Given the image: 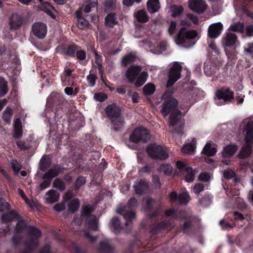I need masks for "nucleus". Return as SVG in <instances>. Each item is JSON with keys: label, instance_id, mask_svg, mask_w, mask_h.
Returning a JSON list of instances; mask_svg holds the SVG:
<instances>
[{"label": "nucleus", "instance_id": "obj_42", "mask_svg": "<svg viewBox=\"0 0 253 253\" xmlns=\"http://www.w3.org/2000/svg\"><path fill=\"white\" fill-rule=\"evenodd\" d=\"M12 115V110L10 108H6L3 113L2 118L6 123H9Z\"/></svg>", "mask_w": 253, "mask_h": 253}, {"label": "nucleus", "instance_id": "obj_5", "mask_svg": "<svg viewBox=\"0 0 253 253\" xmlns=\"http://www.w3.org/2000/svg\"><path fill=\"white\" fill-rule=\"evenodd\" d=\"M148 155L153 159L165 160L168 158V154L163 149L161 145L155 144L149 145L147 149Z\"/></svg>", "mask_w": 253, "mask_h": 253}, {"label": "nucleus", "instance_id": "obj_28", "mask_svg": "<svg viewBox=\"0 0 253 253\" xmlns=\"http://www.w3.org/2000/svg\"><path fill=\"white\" fill-rule=\"evenodd\" d=\"M217 150L214 147H211L210 143H207L205 146L202 153L207 156H212L215 154Z\"/></svg>", "mask_w": 253, "mask_h": 253}, {"label": "nucleus", "instance_id": "obj_19", "mask_svg": "<svg viewBox=\"0 0 253 253\" xmlns=\"http://www.w3.org/2000/svg\"><path fill=\"white\" fill-rule=\"evenodd\" d=\"M133 187L136 194H141L147 190L148 183L145 180L141 179L136 181Z\"/></svg>", "mask_w": 253, "mask_h": 253}, {"label": "nucleus", "instance_id": "obj_45", "mask_svg": "<svg viewBox=\"0 0 253 253\" xmlns=\"http://www.w3.org/2000/svg\"><path fill=\"white\" fill-rule=\"evenodd\" d=\"M111 227L115 232H118L121 229L120 221L117 217L112 218L111 222Z\"/></svg>", "mask_w": 253, "mask_h": 253}, {"label": "nucleus", "instance_id": "obj_57", "mask_svg": "<svg viewBox=\"0 0 253 253\" xmlns=\"http://www.w3.org/2000/svg\"><path fill=\"white\" fill-rule=\"evenodd\" d=\"M65 209H66V206H65V202L58 203V204H56L53 207V209L55 211H59V212H60V211L64 210Z\"/></svg>", "mask_w": 253, "mask_h": 253}, {"label": "nucleus", "instance_id": "obj_15", "mask_svg": "<svg viewBox=\"0 0 253 253\" xmlns=\"http://www.w3.org/2000/svg\"><path fill=\"white\" fill-rule=\"evenodd\" d=\"M141 70L142 67L140 66L132 65L126 71V76L128 82H133Z\"/></svg>", "mask_w": 253, "mask_h": 253}, {"label": "nucleus", "instance_id": "obj_8", "mask_svg": "<svg viewBox=\"0 0 253 253\" xmlns=\"http://www.w3.org/2000/svg\"><path fill=\"white\" fill-rule=\"evenodd\" d=\"M28 230L31 237H35V238H31L29 239L26 243V246L29 249H33L38 246L39 238L41 237L42 233L39 229L33 226H28Z\"/></svg>", "mask_w": 253, "mask_h": 253}, {"label": "nucleus", "instance_id": "obj_59", "mask_svg": "<svg viewBox=\"0 0 253 253\" xmlns=\"http://www.w3.org/2000/svg\"><path fill=\"white\" fill-rule=\"evenodd\" d=\"M11 167L16 172H18L21 169L20 164L16 160L12 161Z\"/></svg>", "mask_w": 253, "mask_h": 253}, {"label": "nucleus", "instance_id": "obj_1", "mask_svg": "<svg viewBox=\"0 0 253 253\" xmlns=\"http://www.w3.org/2000/svg\"><path fill=\"white\" fill-rule=\"evenodd\" d=\"M177 101L171 97L163 104L161 112L164 117L169 114V130L172 133H180L184 126V121L181 119L182 114L180 111L176 109Z\"/></svg>", "mask_w": 253, "mask_h": 253}, {"label": "nucleus", "instance_id": "obj_47", "mask_svg": "<svg viewBox=\"0 0 253 253\" xmlns=\"http://www.w3.org/2000/svg\"><path fill=\"white\" fill-rule=\"evenodd\" d=\"M195 147L189 144L185 145L182 148V152L184 154H192L195 150Z\"/></svg>", "mask_w": 253, "mask_h": 253}, {"label": "nucleus", "instance_id": "obj_39", "mask_svg": "<svg viewBox=\"0 0 253 253\" xmlns=\"http://www.w3.org/2000/svg\"><path fill=\"white\" fill-rule=\"evenodd\" d=\"M124 121L121 118H117L112 121V126L115 130H119L123 126Z\"/></svg>", "mask_w": 253, "mask_h": 253}, {"label": "nucleus", "instance_id": "obj_62", "mask_svg": "<svg viewBox=\"0 0 253 253\" xmlns=\"http://www.w3.org/2000/svg\"><path fill=\"white\" fill-rule=\"evenodd\" d=\"M26 227V224L23 220L19 221L16 226L15 230L17 232H20L24 230Z\"/></svg>", "mask_w": 253, "mask_h": 253}, {"label": "nucleus", "instance_id": "obj_21", "mask_svg": "<svg viewBox=\"0 0 253 253\" xmlns=\"http://www.w3.org/2000/svg\"><path fill=\"white\" fill-rule=\"evenodd\" d=\"M147 9L151 13L157 12L160 8L159 0H149L147 3Z\"/></svg>", "mask_w": 253, "mask_h": 253}, {"label": "nucleus", "instance_id": "obj_22", "mask_svg": "<svg viewBox=\"0 0 253 253\" xmlns=\"http://www.w3.org/2000/svg\"><path fill=\"white\" fill-rule=\"evenodd\" d=\"M98 250L99 253H111L113 248L108 241H104L100 243Z\"/></svg>", "mask_w": 253, "mask_h": 253}, {"label": "nucleus", "instance_id": "obj_63", "mask_svg": "<svg viewBox=\"0 0 253 253\" xmlns=\"http://www.w3.org/2000/svg\"><path fill=\"white\" fill-rule=\"evenodd\" d=\"M209 46L212 52H213L215 54H218V49L214 41H211V42L209 43Z\"/></svg>", "mask_w": 253, "mask_h": 253}, {"label": "nucleus", "instance_id": "obj_6", "mask_svg": "<svg viewBox=\"0 0 253 253\" xmlns=\"http://www.w3.org/2000/svg\"><path fill=\"white\" fill-rule=\"evenodd\" d=\"M181 66L177 62H174L172 66L169 68L168 75V80L167 87L172 86L174 83L180 78Z\"/></svg>", "mask_w": 253, "mask_h": 253}, {"label": "nucleus", "instance_id": "obj_35", "mask_svg": "<svg viewBox=\"0 0 253 253\" xmlns=\"http://www.w3.org/2000/svg\"><path fill=\"white\" fill-rule=\"evenodd\" d=\"M211 203V196L210 194H206L199 200L200 204L203 207H207Z\"/></svg>", "mask_w": 253, "mask_h": 253}, {"label": "nucleus", "instance_id": "obj_18", "mask_svg": "<svg viewBox=\"0 0 253 253\" xmlns=\"http://www.w3.org/2000/svg\"><path fill=\"white\" fill-rule=\"evenodd\" d=\"M107 115L112 118H118L121 112L120 108L116 104H112L108 105L105 109Z\"/></svg>", "mask_w": 253, "mask_h": 253}, {"label": "nucleus", "instance_id": "obj_7", "mask_svg": "<svg viewBox=\"0 0 253 253\" xmlns=\"http://www.w3.org/2000/svg\"><path fill=\"white\" fill-rule=\"evenodd\" d=\"M197 36V33L195 30H187L184 28H182L178 33L177 37L175 39V42L177 44H182L187 42L190 39H193Z\"/></svg>", "mask_w": 253, "mask_h": 253}, {"label": "nucleus", "instance_id": "obj_9", "mask_svg": "<svg viewBox=\"0 0 253 253\" xmlns=\"http://www.w3.org/2000/svg\"><path fill=\"white\" fill-rule=\"evenodd\" d=\"M245 139L246 144L238 154L240 158L244 159L249 157L252 152L251 145L253 143V133L248 132Z\"/></svg>", "mask_w": 253, "mask_h": 253}, {"label": "nucleus", "instance_id": "obj_52", "mask_svg": "<svg viewBox=\"0 0 253 253\" xmlns=\"http://www.w3.org/2000/svg\"><path fill=\"white\" fill-rule=\"evenodd\" d=\"M204 185L202 183H196L193 188V191L196 194H199L204 190Z\"/></svg>", "mask_w": 253, "mask_h": 253}, {"label": "nucleus", "instance_id": "obj_17", "mask_svg": "<svg viewBox=\"0 0 253 253\" xmlns=\"http://www.w3.org/2000/svg\"><path fill=\"white\" fill-rule=\"evenodd\" d=\"M237 40V37L235 33L230 32H227L222 39V44L224 46H231L234 45Z\"/></svg>", "mask_w": 253, "mask_h": 253}, {"label": "nucleus", "instance_id": "obj_61", "mask_svg": "<svg viewBox=\"0 0 253 253\" xmlns=\"http://www.w3.org/2000/svg\"><path fill=\"white\" fill-rule=\"evenodd\" d=\"M219 224L221 226V228L224 230H228L231 229L233 226L228 222H225L224 220H221L219 221Z\"/></svg>", "mask_w": 253, "mask_h": 253}, {"label": "nucleus", "instance_id": "obj_13", "mask_svg": "<svg viewBox=\"0 0 253 253\" xmlns=\"http://www.w3.org/2000/svg\"><path fill=\"white\" fill-rule=\"evenodd\" d=\"M223 29V25L221 22H217L211 24L208 28V36L212 39L217 38Z\"/></svg>", "mask_w": 253, "mask_h": 253}, {"label": "nucleus", "instance_id": "obj_30", "mask_svg": "<svg viewBox=\"0 0 253 253\" xmlns=\"http://www.w3.org/2000/svg\"><path fill=\"white\" fill-rule=\"evenodd\" d=\"M148 77V74L146 72H142L139 76L136 82L135 86L139 87L143 85L146 82Z\"/></svg>", "mask_w": 253, "mask_h": 253}, {"label": "nucleus", "instance_id": "obj_10", "mask_svg": "<svg viewBox=\"0 0 253 253\" xmlns=\"http://www.w3.org/2000/svg\"><path fill=\"white\" fill-rule=\"evenodd\" d=\"M32 32L37 38L42 39L45 38L47 33V26L44 23L37 22L32 26Z\"/></svg>", "mask_w": 253, "mask_h": 253}, {"label": "nucleus", "instance_id": "obj_64", "mask_svg": "<svg viewBox=\"0 0 253 253\" xmlns=\"http://www.w3.org/2000/svg\"><path fill=\"white\" fill-rule=\"evenodd\" d=\"M76 56L78 59L84 60L85 59L86 53L84 50H80L77 51Z\"/></svg>", "mask_w": 253, "mask_h": 253}, {"label": "nucleus", "instance_id": "obj_27", "mask_svg": "<svg viewBox=\"0 0 253 253\" xmlns=\"http://www.w3.org/2000/svg\"><path fill=\"white\" fill-rule=\"evenodd\" d=\"M60 172L59 168H54L50 169L42 176V179H51L57 175Z\"/></svg>", "mask_w": 253, "mask_h": 253}, {"label": "nucleus", "instance_id": "obj_46", "mask_svg": "<svg viewBox=\"0 0 253 253\" xmlns=\"http://www.w3.org/2000/svg\"><path fill=\"white\" fill-rule=\"evenodd\" d=\"M160 169L166 175H170L172 171V168L169 164L162 165L160 166Z\"/></svg>", "mask_w": 253, "mask_h": 253}, {"label": "nucleus", "instance_id": "obj_54", "mask_svg": "<svg viewBox=\"0 0 253 253\" xmlns=\"http://www.w3.org/2000/svg\"><path fill=\"white\" fill-rule=\"evenodd\" d=\"M95 62L96 64L98 65L99 70L100 72L102 74V60L101 59L100 56H99L96 52H95Z\"/></svg>", "mask_w": 253, "mask_h": 253}, {"label": "nucleus", "instance_id": "obj_49", "mask_svg": "<svg viewBox=\"0 0 253 253\" xmlns=\"http://www.w3.org/2000/svg\"><path fill=\"white\" fill-rule=\"evenodd\" d=\"M97 77L95 74H89L87 76V81L91 87L95 85Z\"/></svg>", "mask_w": 253, "mask_h": 253}, {"label": "nucleus", "instance_id": "obj_56", "mask_svg": "<svg viewBox=\"0 0 253 253\" xmlns=\"http://www.w3.org/2000/svg\"><path fill=\"white\" fill-rule=\"evenodd\" d=\"M94 98L98 101H103L107 98V96L103 93H97L94 94Z\"/></svg>", "mask_w": 253, "mask_h": 253}, {"label": "nucleus", "instance_id": "obj_29", "mask_svg": "<svg viewBox=\"0 0 253 253\" xmlns=\"http://www.w3.org/2000/svg\"><path fill=\"white\" fill-rule=\"evenodd\" d=\"M50 160L47 156H42L40 162V169L44 171L50 166Z\"/></svg>", "mask_w": 253, "mask_h": 253}, {"label": "nucleus", "instance_id": "obj_16", "mask_svg": "<svg viewBox=\"0 0 253 253\" xmlns=\"http://www.w3.org/2000/svg\"><path fill=\"white\" fill-rule=\"evenodd\" d=\"M59 198L60 194L57 191L53 189H50L46 193L44 200L46 203L52 204L57 202Z\"/></svg>", "mask_w": 253, "mask_h": 253}, {"label": "nucleus", "instance_id": "obj_53", "mask_svg": "<svg viewBox=\"0 0 253 253\" xmlns=\"http://www.w3.org/2000/svg\"><path fill=\"white\" fill-rule=\"evenodd\" d=\"M244 51L247 56L253 57V43H249L245 47Z\"/></svg>", "mask_w": 253, "mask_h": 253}, {"label": "nucleus", "instance_id": "obj_41", "mask_svg": "<svg viewBox=\"0 0 253 253\" xmlns=\"http://www.w3.org/2000/svg\"><path fill=\"white\" fill-rule=\"evenodd\" d=\"M190 199V196L187 192H183L178 196V201L181 204H186L189 201Z\"/></svg>", "mask_w": 253, "mask_h": 253}, {"label": "nucleus", "instance_id": "obj_36", "mask_svg": "<svg viewBox=\"0 0 253 253\" xmlns=\"http://www.w3.org/2000/svg\"><path fill=\"white\" fill-rule=\"evenodd\" d=\"M135 59L136 56L134 54L131 53H129L124 57L122 59V64L125 66H126L135 61Z\"/></svg>", "mask_w": 253, "mask_h": 253}, {"label": "nucleus", "instance_id": "obj_11", "mask_svg": "<svg viewBox=\"0 0 253 253\" xmlns=\"http://www.w3.org/2000/svg\"><path fill=\"white\" fill-rule=\"evenodd\" d=\"M188 6L191 10L199 14L203 13L207 8L203 0H189Z\"/></svg>", "mask_w": 253, "mask_h": 253}, {"label": "nucleus", "instance_id": "obj_50", "mask_svg": "<svg viewBox=\"0 0 253 253\" xmlns=\"http://www.w3.org/2000/svg\"><path fill=\"white\" fill-rule=\"evenodd\" d=\"M89 24L88 22L84 18H80L78 20V27L81 29H84L86 28Z\"/></svg>", "mask_w": 253, "mask_h": 253}, {"label": "nucleus", "instance_id": "obj_55", "mask_svg": "<svg viewBox=\"0 0 253 253\" xmlns=\"http://www.w3.org/2000/svg\"><path fill=\"white\" fill-rule=\"evenodd\" d=\"M223 174L224 178L230 179L234 176L235 173L231 169H227L223 171Z\"/></svg>", "mask_w": 253, "mask_h": 253}, {"label": "nucleus", "instance_id": "obj_43", "mask_svg": "<svg viewBox=\"0 0 253 253\" xmlns=\"http://www.w3.org/2000/svg\"><path fill=\"white\" fill-rule=\"evenodd\" d=\"M167 43L166 42H161L157 44L156 48L152 49V52L155 54H161L166 49Z\"/></svg>", "mask_w": 253, "mask_h": 253}, {"label": "nucleus", "instance_id": "obj_58", "mask_svg": "<svg viewBox=\"0 0 253 253\" xmlns=\"http://www.w3.org/2000/svg\"><path fill=\"white\" fill-rule=\"evenodd\" d=\"M51 183L50 179H47L44 180L41 184L39 185V189L40 190H43L48 187H49Z\"/></svg>", "mask_w": 253, "mask_h": 253}, {"label": "nucleus", "instance_id": "obj_14", "mask_svg": "<svg viewBox=\"0 0 253 253\" xmlns=\"http://www.w3.org/2000/svg\"><path fill=\"white\" fill-rule=\"evenodd\" d=\"M23 23V19L22 16L17 13L12 14L9 20L10 29L16 30L20 29Z\"/></svg>", "mask_w": 253, "mask_h": 253}, {"label": "nucleus", "instance_id": "obj_2", "mask_svg": "<svg viewBox=\"0 0 253 253\" xmlns=\"http://www.w3.org/2000/svg\"><path fill=\"white\" fill-rule=\"evenodd\" d=\"M137 206V201L135 198L130 199L128 202V206L124 207H119L117 209V212L120 214L123 215L126 220V226L131 224V220L135 217V213L131 211L130 209Z\"/></svg>", "mask_w": 253, "mask_h": 253}, {"label": "nucleus", "instance_id": "obj_48", "mask_svg": "<svg viewBox=\"0 0 253 253\" xmlns=\"http://www.w3.org/2000/svg\"><path fill=\"white\" fill-rule=\"evenodd\" d=\"M211 176L210 173L206 172H202L198 176L199 180L204 182H207L209 181L211 179Z\"/></svg>", "mask_w": 253, "mask_h": 253}, {"label": "nucleus", "instance_id": "obj_37", "mask_svg": "<svg viewBox=\"0 0 253 253\" xmlns=\"http://www.w3.org/2000/svg\"><path fill=\"white\" fill-rule=\"evenodd\" d=\"M15 214L13 212H7L3 214L1 217V221L3 223L11 222L15 218Z\"/></svg>", "mask_w": 253, "mask_h": 253}, {"label": "nucleus", "instance_id": "obj_38", "mask_svg": "<svg viewBox=\"0 0 253 253\" xmlns=\"http://www.w3.org/2000/svg\"><path fill=\"white\" fill-rule=\"evenodd\" d=\"M187 174L185 175V179L188 182L193 181L195 175V170L192 168L189 167L185 169Z\"/></svg>", "mask_w": 253, "mask_h": 253}, {"label": "nucleus", "instance_id": "obj_32", "mask_svg": "<svg viewBox=\"0 0 253 253\" xmlns=\"http://www.w3.org/2000/svg\"><path fill=\"white\" fill-rule=\"evenodd\" d=\"M171 16L174 17L179 16L183 11V8L181 5H173L170 7Z\"/></svg>", "mask_w": 253, "mask_h": 253}, {"label": "nucleus", "instance_id": "obj_26", "mask_svg": "<svg viewBox=\"0 0 253 253\" xmlns=\"http://www.w3.org/2000/svg\"><path fill=\"white\" fill-rule=\"evenodd\" d=\"M80 205L79 199L75 198L71 200L68 204V210L70 212H75L79 208Z\"/></svg>", "mask_w": 253, "mask_h": 253}, {"label": "nucleus", "instance_id": "obj_25", "mask_svg": "<svg viewBox=\"0 0 253 253\" xmlns=\"http://www.w3.org/2000/svg\"><path fill=\"white\" fill-rule=\"evenodd\" d=\"M14 133L13 137L18 138L22 136V130L21 128V124L20 119H17L14 123Z\"/></svg>", "mask_w": 253, "mask_h": 253}, {"label": "nucleus", "instance_id": "obj_40", "mask_svg": "<svg viewBox=\"0 0 253 253\" xmlns=\"http://www.w3.org/2000/svg\"><path fill=\"white\" fill-rule=\"evenodd\" d=\"M143 90L145 95H151L155 90V86L153 84H148L143 87Z\"/></svg>", "mask_w": 253, "mask_h": 253}, {"label": "nucleus", "instance_id": "obj_24", "mask_svg": "<svg viewBox=\"0 0 253 253\" xmlns=\"http://www.w3.org/2000/svg\"><path fill=\"white\" fill-rule=\"evenodd\" d=\"M244 24L243 22H236L231 24L229 28V30L233 32H238L242 33L244 31Z\"/></svg>", "mask_w": 253, "mask_h": 253}, {"label": "nucleus", "instance_id": "obj_33", "mask_svg": "<svg viewBox=\"0 0 253 253\" xmlns=\"http://www.w3.org/2000/svg\"><path fill=\"white\" fill-rule=\"evenodd\" d=\"M105 23L109 27H113L117 23L116 18L114 13L109 14L105 18Z\"/></svg>", "mask_w": 253, "mask_h": 253}, {"label": "nucleus", "instance_id": "obj_20", "mask_svg": "<svg viewBox=\"0 0 253 253\" xmlns=\"http://www.w3.org/2000/svg\"><path fill=\"white\" fill-rule=\"evenodd\" d=\"M238 150V146L235 144H231L225 147L222 151V156L224 158L233 156Z\"/></svg>", "mask_w": 253, "mask_h": 253}, {"label": "nucleus", "instance_id": "obj_12", "mask_svg": "<svg viewBox=\"0 0 253 253\" xmlns=\"http://www.w3.org/2000/svg\"><path fill=\"white\" fill-rule=\"evenodd\" d=\"M216 96L219 101L216 102L218 105H221L220 103L221 100H223L224 102L230 101L233 99L234 93L229 89L222 88L218 90L216 92Z\"/></svg>", "mask_w": 253, "mask_h": 253}, {"label": "nucleus", "instance_id": "obj_51", "mask_svg": "<svg viewBox=\"0 0 253 253\" xmlns=\"http://www.w3.org/2000/svg\"><path fill=\"white\" fill-rule=\"evenodd\" d=\"M86 182L85 177L83 176H79L75 182V186L79 189L81 186Z\"/></svg>", "mask_w": 253, "mask_h": 253}, {"label": "nucleus", "instance_id": "obj_3", "mask_svg": "<svg viewBox=\"0 0 253 253\" xmlns=\"http://www.w3.org/2000/svg\"><path fill=\"white\" fill-rule=\"evenodd\" d=\"M94 209L91 206H87L84 208L82 216H86L85 226L87 228L91 230H97L98 228V219L94 215L90 214Z\"/></svg>", "mask_w": 253, "mask_h": 253}, {"label": "nucleus", "instance_id": "obj_34", "mask_svg": "<svg viewBox=\"0 0 253 253\" xmlns=\"http://www.w3.org/2000/svg\"><path fill=\"white\" fill-rule=\"evenodd\" d=\"M7 83L4 79L0 77V97L5 95L8 92Z\"/></svg>", "mask_w": 253, "mask_h": 253}, {"label": "nucleus", "instance_id": "obj_31", "mask_svg": "<svg viewBox=\"0 0 253 253\" xmlns=\"http://www.w3.org/2000/svg\"><path fill=\"white\" fill-rule=\"evenodd\" d=\"M41 9L47 15L53 17V14L51 11V9H54L51 4L48 2H42L41 6Z\"/></svg>", "mask_w": 253, "mask_h": 253}, {"label": "nucleus", "instance_id": "obj_44", "mask_svg": "<svg viewBox=\"0 0 253 253\" xmlns=\"http://www.w3.org/2000/svg\"><path fill=\"white\" fill-rule=\"evenodd\" d=\"M53 187L59 189L60 191H63L65 188V186L63 181L59 178H56L53 182Z\"/></svg>", "mask_w": 253, "mask_h": 253}, {"label": "nucleus", "instance_id": "obj_4", "mask_svg": "<svg viewBox=\"0 0 253 253\" xmlns=\"http://www.w3.org/2000/svg\"><path fill=\"white\" fill-rule=\"evenodd\" d=\"M150 134L148 130L143 127L136 128L130 135V140L137 143L140 141L147 142L150 139Z\"/></svg>", "mask_w": 253, "mask_h": 253}, {"label": "nucleus", "instance_id": "obj_60", "mask_svg": "<svg viewBox=\"0 0 253 253\" xmlns=\"http://www.w3.org/2000/svg\"><path fill=\"white\" fill-rule=\"evenodd\" d=\"M176 26L177 24L175 22L171 21L170 22L168 29L169 33L170 36H172L174 34L176 30Z\"/></svg>", "mask_w": 253, "mask_h": 253}, {"label": "nucleus", "instance_id": "obj_23", "mask_svg": "<svg viewBox=\"0 0 253 253\" xmlns=\"http://www.w3.org/2000/svg\"><path fill=\"white\" fill-rule=\"evenodd\" d=\"M134 16L137 20L141 23H145L148 21L149 17L146 12L143 10H139L134 14Z\"/></svg>", "mask_w": 253, "mask_h": 253}]
</instances>
